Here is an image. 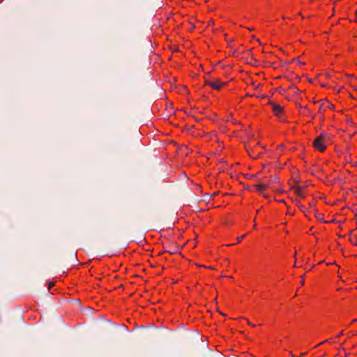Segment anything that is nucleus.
Wrapping results in <instances>:
<instances>
[{
    "mask_svg": "<svg viewBox=\"0 0 357 357\" xmlns=\"http://www.w3.org/2000/svg\"><path fill=\"white\" fill-rule=\"evenodd\" d=\"M190 134L195 137H204L206 140L211 141L217 144V150L218 151H222L224 149L223 144L220 142V138L218 137L217 133L215 132H210L208 133H205L195 127H192L189 130Z\"/></svg>",
    "mask_w": 357,
    "mask_h": 357,
    "instance_id": "obj_1",
    "label": "nucleus"
},
{
    "mask_svg": "<svg viewBox=\"0 0 357 357\" xmlns=\"http://www.w3.org/2000/svg\"><path fill=\"white\" fill-rule=\"evenodd\" d=\"M268 104L271 106L272 111L278 119L281 122H285L287 119L285 116L284 107L277 103L272 102H269Z\"/></svg>",
    "mask_w": 357,
    "mask_h": 357,
    "instance_id": "obj_2",
    "label": "nucleus"
},
{
    "mask_svg": "<svg viewBox=\"0 0 357 357\" xmlns=\"http://www.w3.org/2000/svg\"><path fill=\"white\" fill-rule=\"evenodd\" d=\"M314 148L319 152H324L326 149V139L324 135L318 136L313 142Z\"/></svg>",
    "mask_w": 357,
    "mask_h": 357,
    "instance_id": "obj_3",
    "label": "nucleus"
},
{
    "mask_svg": "<svg viewBox=\"0 0 357 357\" xmlns=\"http://www.w3.org/2000/svg\"><path fill=\"white\" fill-rule=\"evenodd\" d=\"M205 85L210 86L214 90L220 91L227 86V82H223L219 79H213L209 81L205 82Z\"/></svg>",
    "mask_w": 357,
    "mask_h": 357,
    "instance_id": "obj_4",
    "label": "nucleus"
},
{
    "mask_svg": "<svg viewBox=\"0 0 357 357\" xmlns=\"http://www.w3.org/2000/svg\"><path fill=\"white\" fill-rule=\"evenodd\" d=\"M246 149L249 155L253 159L257 158L263 152V147L259 144L255 146V150H250L249 146H246Z\"/></svg>",
    "mask_w": 357,
    "mask_h": 357,
    "instance_id": "obj_5",
    "label": "nucleus"
},
{
    "mask_svg": "<svg viewBox=\"0 0 357 357\" xmlns=\"http://www.w3.org/2000/svg\"><path fill=\"white\" fill-rule=\"evenodd\" d=\"M285 149H286V147L284 146V144H281L277 145L275 147V155L277 157L280 156L281 155H282L284 153Z\"/></svg>",
    "mask_w": 357,
    "mask_h": 357,
    "instance_id": "obj_6",
    "label": "nucleus"
},
{
    "mask_svg": "<svg viewBox=\"0 0 357 357\" xmlns=\"http://www.w3.org/2000/svg\"><path fill=\"white\" fill-rule=\"evenodd\" d=\"M255 188L257 191L262 192L266 189V187L265 185L260 184V185H257L255 186Z\"/></svg>",
    "mask_w": 357,
    "mask_h": 357,
    "instance_id": "obj_7",
    "label": "nucleus"
},
{
    "mask_svg": "<svg viewBox=\"0 0 357 357\" xmlns=\"http://www.w3.org/2000/svg\"><path fill=\"white\" fill-rule=\"evenodd\" d=\"M55 286V282L54 281H50L47 284V289L50 291L53 287Z\"/></svg>",
    "mask_w": 357,
    "mask_h": 357,
    "instance_id": "obj_8",
    "label": "nucleus"
},
{
    "mask_svg": "<svg viewBox=\"0 0 357 357\" xmlns=\"http://www.w3.org/2000/svg\"><path fill=\"white\" fill-rule=\"evenodd\" d=\"M245 236H246V234H243L241 236H238L236 239L237 240L236 243H239L245 237Z\"/></svg>",
    "mask_w": 357,
    "mask_h": 357,
    "instance_id": "obj_9",
    "label": "nucleus"
},
{
    "mask_svg": "<svg viewBox=\"0 0 357 357\" xmlns=\"http://www.w3.org/2000/svg\"><path fill=\"white\" fill-rule=\"evenodd\" d=\"M198 266L204 267L205 268H208V269H211V270H215V268L212 266H204V265H198Z\"/></svg>",
    "mask_w": 357,
    "mask_h": 357,
    "instance_id": "obj_10",
    "label": "nucleus"
},
{
    "mask_svg": "<svg viewBox=\"0 0 357 357\" xmlns=\"http://www.w3.org/2000/svg\"><path fill=\"white\" fill-rule=\"evenodd\" d=\"M354 22L357 23V8L355 10V12H354Z\"/></svg>",
    "mask_w": 357,
    "mask_h": 357,
    "instance_id": "obj_11",
    "label": "nucleus"
},
{
    "mask_svg": "<svg viewBox=\"0 0 357 357\" xmlns=\"http://www.w3.org/2000/svg\"><path fill=\"white\" fill-rule=\"evenodd\" d=\"M296 193H297L298 195H301V190H300V189H297V190H296Z\"/></svg>",
    "mask_w": 357,
    "mask_h": 357,
    "instance_id": "obj_12",
    "label": "nucleus"
},
{
    "mask_svg": "<svg viewBox=\"0 0 357 357\" xmlns=\"http://www.w3.org/2000/svg\"><path fill=\"white\" fill-rule=\"evenodd\" d=\"M254 229H257L256 225H254Z\"/></svg>",
    "mask_w": 357,
    "mask_h": 357,
    "instance_id": "obj_13",
    "label": "nucleus"
},
{
    "mask_svg": "<svg viewBox=\"0 0 357 357\" xmlns=\"http://www.w3.org/2000/svg\"><path fill=\"white\" fill-rule=\"evenodd\" d=\"M356 245H357V238H356Z\"/></svg>",
    "mask_w": 357,
    "mask_h": 357,
    "instance_id": "obj_14",
    "label": "nucleus"
}]
</instances>
